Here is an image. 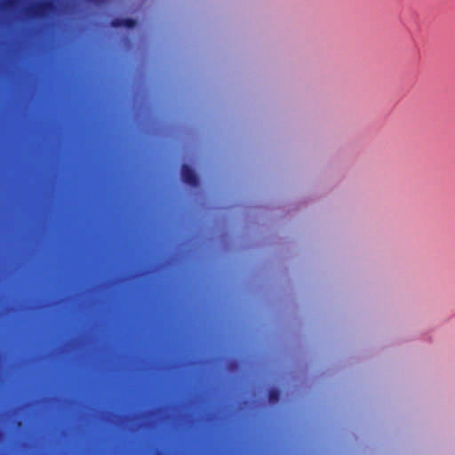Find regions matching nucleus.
Listing matches in <instances>:
<instances>
[{
  "label": "nucleus",
  "instance_id": "obj_1",
  "mask_svg": "<svg viewBox=\"0 0 455 455\" xmlns=\"http://www.w3.org/2000/svg\"><path fill=\"white\" fill-rule=\"evenodd\" d=\"M56 10L54 0H44L26 10L28 17L35 20L45 19Z\"/></svg>",
  "mask_w": 455,
  "mask_h": 455
},
{
  "label": "nucleus",
  "instance_id": "obj_2",
  "mask_svg": "<svg viewBox=\"0 0 455 455\" xmlns=\"http://www.w3.org/2000/svg\"><path fill=\"white\" fill-rule=\"evenodd\" d=\"M181 178L182 180L189 186L196 187L198 185L199 180L197 175L194 170L187 164L181 166Z\"/></svg>",
  "mask_w": 455,
  "mask_h": 455
},
{
  "label": "nucleus",
  "instance_id": "obj_3",
  "mask_svg": "<svg viewBox=\"0 0 455 455\" xmlns=\"http://www.w3.org/2000/svg\"><path fill=\"white\" fill-rule=\"evenodd\" d=\"M111 25H112V27H115V28L124 27V28H132L135 27L136 20L133 19H119V18H117V19H114L111 21Z\"/></svg>",
  "mask_w": 455,
  "mask_h": 455
},
{
  "label": "nucleus",
  "instance_id": "obj_4",
  "mask_svg": "<svg viewBox=\"0 0 455 455\" xmlns=\"http://www.w3.org/2000/svg\"><path fill=\"white\" fill-rule=\"evenodd\" d=\"M280 399V391L276 388H272L268 392V401L271 403H277Z\"/></svg>",
  "mask_w": 455,
  "mask_h": 455
},
{
  "label": "nucleus",
  "instance_id": "obj_5",
  "mask_svg": "<svg viewBox=\"0 0 455 455\" xmlns=\"http://www.w3.org/2000/svg\"><path fill=\"white\" fill-rule=\"evenodd\" d=\"M88 3H92L93 4H101L103 3H106L108 0H85Z\"/></svg>",
  "mask_w": 455,
  "mask_h": 455
},
{
  "label": "nucleus",
  "instance_id": "obj_6",
  "mask_svg": "<svg viewBox=\"0 0 455 455\" xmlns=\"http://www.w3.org/2000/svg\"><path fill=\"white\" fill-rule=\"evenodd\" d=\"M17 3V0H6L4 3L5 6H13Z\"/></svg>",
  "mask_w": 455,
  "mask_h": 455
}]
</instances>
